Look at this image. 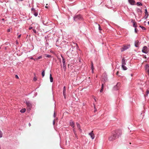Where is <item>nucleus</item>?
<instances>
[{"label": "nucleus", "instance_id": "1", "mask_svg": "<svg viewBox=\"0 0 149 149\" xmlns=\"http://www.w3.org/2000/svg\"><path fill=\"white\" fill-rule=\"evenodd\" d=\"M122 134V131L120 130H116L113 131L112 135L109 138L110 141H113L118 138Z\"/></svg>", "mask_w": 149, "mask_h": 149}, {"label": "nucleus", "instance_id": "2", "mask_svg": "<svg viewBox=\"0 0 149 149\" xmlns=\"http://www.w3.org/2000/svg\"><path fill=\"white\" fill-rule=\"evenodd\" d=\"M72 48V49H70L66 52L67 55L70 58L73 57L74 54L73 47Z\"/></svg>", "mask_w": 149, "mask_h": 149}, {"label": "nucleus", "instance_id": "3", "mask_svg": "<svg viewBox=\"0 0 149 149\" xmlns=\"http://www.w3.org/2000/svg\"><path fill=\"white\" fill-rule=\"evenodd\" d=\"M73 18L74 20L75 21H77L78 20H84V18L80 14L75 15L74 17Z\"/></svg>", "mask_w": 149, "mask_h": 149}, {"label": "nucleus", "instance_id": "4", "mask_svg": "<svg viewBox=\"0 0 149 149\" xmlns=\"http://www.w3.org/2000/svg\"><path fill=\"white\" fill-rule=\"evenodd\" d=\"M26 103L27 107V109L29 110H31L32 107V104L29 101H26Z\"/></svg>", "mask_w": 149, "mask_h": 149}, {"label": "nucleus", "instance_id": "5", "mask_svg": "<svg viewBox=\"0 0 149 149\" xmlns=\"http://www.w3.org/2000/svg\"><path fill=\"white\" fill-rule=\"evenodd\" d=\"M120 83H118L113 88V90L117 91L118 90L119 87H120Z\"/></svg>", "mask_w": 149, "mask_h": 149}, {"label": "nucleus", "instance_id": "6", "mask_svg": "<svg viewBox=\"0 0 149 149\" xmlns=\"http://www.w3.org/2000/svg\"><path fill=\"white\" fill-rule=\"evenodd\" d=\"M148 48L146 46H145L143 47L142 50V52L143 53L145 54H147L148 52Z\"/></svg>", "mask_w": 149, "mask_h": 149}, {"label": "nucleus", "instance_id": "7", "mask_svg": "<svg viewBox=\"0 0 149 149\" xmlns=\"http://www.w3.org/2000/svg\"><path fill=\"white\" fill-rule=\"evenodd\" d=\"M62 62L63 63V69L64 71L66 70V67L65 64V61L64 58H63V61H62Z\"/></svg>", "mask_w": 149, "mask_h": 149}, {"label": "nucleus", "instance_id": "8", "mask_svg": "<svg viewBox=\"0 0 149 149\" xmlns=\"http://www.w3.org/2000/svg\"><path fill=\"white\" fill-rule=\"evenodd\" d=\"M102 77L103 79V81L104 83L107 80V75L106 74H104L103 75Z\"/></svg>", "mask_w": 149, "mask_h": 149}, {"label": "nucleus", "instance_id": "9", "mask_svg": "<svg viewBox=\"0 0 149 149\" xmlns=\"http://www.w3.org/2000/svg\"><path fill=\"white\" fill-rule=\"evenodd\" d=\"M130 45H128L127 46H124L123 47L121 48V52H123V51L126 50V49H127L130 47Z\"/></svg>", "mask_w": 149, "mask_h": 149}, {"label": "nucleus", "instance_id": "10", "mask_svg": "<svg viewBox=\"0 0 149 149\" xmlns=\"http://www.w3.org/2000/svg\"><path fill=\"white\" fill-rule=\"evenodd\" d=\"M88 134L92 139H93L94 138L95 136L94 134L93 133V131L89 133Z\"/></svg>", "mask_w": 149, "mask_h": 149}, {"label": "nucleus", "instance_id": "11", "mask_svg": "<svg viewBox=\"0 0 149 149\" xmlns=\"http://www.w3.org/2000/svg\"><path fill=\"white\" fill-rule=\"evenodd\" d=\"M145 16L144 17V18L145 19H146L148 17V12L147 9H145Z\"/></svg>", "mask_w": 149, "mask_h": 149}, {"label": "nucleus", "instance_id": "12", "mask_svg": "<svg viewBox=\"0 0 149 149\" xmlns=\"http://www.w3.org/2000/svg\"><path fill=\"white\" fill-rule=\"evenodd\" d=\"M129 3L132 5L134 4L135 1L134 0H128Z\"/></svg>", "mask_w": 149, "mask_h": 149}, {"label": "nucleus", "instance_id": "13", "mask_svg": "<svg viewBox=\"0 0 149 149\" xmlns=\"http://www.w3.org/2000/svg\"><path fill=\"white\" fill-rule=\"evenodd\" d=\"M127 61L124 58L122 59V65H125L126 64Z\"/></svg>", "mask_w": 149, "mask_h": 149}, {"label": "nucleus", "instance_id": "14", "mask_svg": "<svg viewBox=\"0 0 149 149\" xmlns=\"http://www.w3.org/2000/svg\"><path fill=\"white\" fill-rule=\"evenodd\" d=\"M70 125L72 127H74V122L72 121V120H70Z\"/></svg>", "mask_w": 149, "mask_h": 149}, {"label": "nucleus", "instance_id": "15", "mask_svg": "<svg viewBox=\"0 0 149 149\" xmlns=\"http://www.w3.org/2000/svg\"><path fill=\"white\" fill-rule=\"evenodd\" d=\"M139 42L138 40H136L135 41L134 45L136 47H138Z\"/></svg>", "mask_w": 149, "mask_h": 149}, {"label": "nucleus", "instance_id": "16", "mask_svg": "<svg viewBox=\"0 0 149 149\" xmlns=\"http://www.w3.org/2000/svg\"><path fill=\"white\" fill-rule=\"evenodd\" d=\"M63 95H66V87L65 86H64L63 88Z\"/></svg>", "mask_w": 149, "mask_h": 149}, {"label": "nucleus", "instance_id": "17", "mask_svg": "<svg viewBox=\"0 0 149 149\" xmlns=\"http://www.w3.org/2000/svg\"><path fill=\"white\" fill-rule=\"evenodd\" d=\"M91 69L92 70V72L93 73L94 68V67H93V63L92 62H91Z\"/></svg>", "mask_w": 149, "mask_h": 149}, {"label": "nucleus", "instance_id": "18", "mask_svg": "<svg viewBox=\"0 0 149 149\" xmlns=\"http://www.w3.org/2000/svg\"><path fill=\"white\" fill-rule=\"evenodd\" d=\"M49 78H50V82H53V77H52V74H50Z\"/></svg>", "mask_w": 149, "mask_h": 149}, {"label": "nucleus", "instance_id": "19", "mask_svg": "<svg viewBox=\"0 0 149 149\" xmlns=\"http://www.w3.org/2000/svg\"><path fill=\"white\" fill-rule=\"evenodd\" d=\"M125 65H122L121 67L124 70H126L127 69V68L125 66Z\"/></svg>", "mask_w": 149, "mask_h": 149}, {"label": "nucleus", "instance_id": "20", "mask_svg": "<svg viewBox=\"0 0 149 149\" xmlns=\"http://www.w3.org/2000/svg\"><path fill=\"white\" fill-rule=\"evenodd\" d=\"M131 22L133 23V26L135 28H136L137 25V24H136V22L132 21Z\"/></svg>", "mask_w": 149, "mask_h": 149}, {"label": "nucleus", "instance_id": "21", "mask_svg": "<svg viewBox=\"0 0 149 149\" xmlns=\"http://www.w3.org/2000/svg\"><path fill=\"white\" fill-rule=\"evenodd\" d=\"M136 11L137 13H140L141 14L142 13V11L141 9H140L139 8H136Z\"/></svg>", "mask_w": 149, "mask_h": 149}, {"label": "nucleus", "instance_id": "22", "mask_svg": "<svg viewBox=\"0 0 149 149\" xmlns=\"http://www.w3.org/2000/svg\"><path fill=\"white\" fill-rule=\"evenodd\" d=\"M136 4L138 6H142V3L140 2H138L136 3Z\"/></svg>", "mask_w": 149, "mask_h": 149}, {"label": "nucleus", "instance_id": "23", "mask_svg": "<svg viewBox=\"0 0 149 149\" xmlns=\"http://www.w3.org/2000/svg\"><path fill=\"white\" fill-rule=\"evenodd\" d=\"M26 109L25 108L22 109L20 111V112L22 113H24L25 112Z\"/></svg>", "mask_w": 149, "mask_h": 149}, {"label": "nucleus", "instance_id": "24", "mask_svg": "<svg viewBox=\"0 0 149 149\" xmlns=\"http://www.w3.org/2000/svg\"><path fill=\"white\" fill-rule=\"evenodd\" d=\"M45 57L47 58H50L51 57V56L49 54H45Z\"/></svg>", "mask_w": 149, "mask_h": 149}, {"label": "nucleus", "instance_id": "25", "mask_svg": "<svg viewBox=\"0 0 149 149\" xmlns=\"http://www.w3.org/2000/svg\"><path fill=\"white\" fill-rule=\"evenodd\" d=\"M42 77H43L45 75V71L44 70H43L42 72Z\"/></svg>", "mask_w": 149, "mask_h": 149}, {"label": "nucleus", "instance_id": "26", "mask_svg": "<svg viewBox=\"0 0 149 149\" xmlns=\"http://www.w3.org/2000/svg\"><path fill=\"white\" fill-rule=\"evenodd\" d=\"M139 27L141 28L143 30H146V28L144 27L143 26H140Z\"/></svg>", "mask_w": 149, "mask_h": 149}, {"label": "nucleus", "instance_id": "27", "mask_svg": "<svg viewBox=\"0 0 149 149\" xmlns=\"http://www.w3.org/2000/svg\"><path fill=\"white\" fill-rule=\"evenodd\" d=\"M149 68V65L148 64H146L145 65V69L146 70Z\"/></svg>", "mask_w": 149, "mask_h": 149}, {"label": "nucleus", "instance_id": "28", "mask_svg": "<svg viewBox=\"0 0 149 149\" xmlns=\"http://www.w3.org/2000/svg\"><path fill=\"white\" fill-rule=\"evenodd\" d=\"M76 125H77V127H78V128L80 127V124H79V123H77V122L76 123Z\"/></svg>", "mask_w": 149, "mask_h": 149}, {"label": "nucleus", "instance_id": "29", "mask_svg": "<svg viewBox=\"0 0 149 149\" xmlns=\"http://www.w3.org/2000/svg\"><path fill=\"white\" fill-rule=\"evenodd\" d=\"M33 15L35 17H36L38 15V13L37 12H34V13H33Z\"/></svg>", "mask_w": 149, "mask_h": 149}, {"label": "nucleus", "instance_id": "30", "mask_svg": "<svg viewBox=\"0 0 149 149\" xmlns=\"http://www.w3.org/2000/svg\"><path fill=\"white\" fill-rule=\"evenodd\" d=\"M3 134L2 132L0 130V138H1Z\"/></svg>", "mask_w": 149, "mask_h": 149}, {"label": "nucleus", "instance_id": "31", "mask_svg": "<svg viewBox=\"0 0 149 149\" xmlns=\"http://www.w3.org/2000/svg\"><path fill=\"white\" fill-rule=\"evenodd\" d=\"M138 31V30L136 28H135L134 29V32L136 33H137V32Z\"/></svg>", "mask_w": 149, "mask_h": 149}, {"label": "nucleus", "instance_id": "32", "mask_svg": "<svg viewBox=\"0 0 149 149\" xmlns=\"http://www.w3.org/2000/svg\"><path fill=\"white\" fill-rule=\"evenodd\" d=\"M42 58V57L41 56H38L36 59V60L39 59L40 58Z\"/></svg>", "mask_w": 149, "mask_h": 149}, {"label": "nucleus", "instance_id": "33", "mask_svg": "<svg viewBox=\"0 0 149 149\" xmlns=\"http://www.w3.org/2000/svg\"><path fill=\"white\" fill-rule=\"evenodd\" d=\"M149 93V90H147L146 92V95H148V94Z\"/></svg>", "mask_w": 149, "mask_h": 149}, {"label": "nucleus", "instance_id": "34", "mask_svg": "<svg viewBox=\"0 0 149 149\" xmlns=\"http://www.w3.org/2000/svg\"><path fill=\"white\" fill-rule=\"evenodd\" d=\"M99 27H98V29L100 31L102 30V29L101 28L99 24H98Z\"/></svg>", "mask_w": 149, "mask_h": 149}, {"label": "nucleus", "instance_id": "35", "mask_svg": "<svg viewBox=\"0 0 149 149\" xmlns=\"http://www.w3.org/2000/svg\"><path fill=\"white\" fill-rule=\"evenodd\" d=\"M32 30H33V32L34 33H36L37 31H36V29H33Z\"/></svg>", "mask_w": 149, "mask_h": 149}, {"label": "nucleus", "instance_id": "36", "mask_svg": "<svg viewBox=\"0 0 149 149\" xmlns=\"http://www.w3.org/2000/svg\"><path fill=\"white\" fill-rule=\"evenodd\" d=\"M73 132H74V134H76V131L75 129H73Z\"/></svg>", "mask_w": 149, "mask_h": 149}, {"label": "nucleus", "instance_id": "37", "mask_svg": "<svg viewBox=\"0 0 149 149\" xmlns=\"http://www.w3.org/2000/svg\"><path fill=\"white\" fill-rule=\"evenodd\" d=\"M11 30H12V29L11 28H9V29H8L7 30V31L8 32H10L11 31Z\"/></svg>", "mask_w": 149, "mask_h": 149}, {"label": "nucleus", "instance_id": "38", "mask_svg": "<svg viewBox=\"0 0 149 149\" xmlns=\"http://www.w3.org/2000/svg\"><path fill=\"white\" fill-rule=\"evenodd\" d=\"M78 129L79 130V131L81 132H82V130L81 129V128L80 127V128H78Z\"/></svg>", "mask_w": 149, "mask_h": 149}, {"label": "nucleus", "instance_id": "39", "mask_svg": "<svg viewBox=\"0 0 149 149\" xmlns=\"http://www.w3.org/2000/svg\"><path fill=\"white\" fill-rule=\"evenodd\" d=\"M37 78L35 77H34L33 79V80L34 81H36L37 80Z\"/></svg>", "mask_w": 149, "mask_h": 149}, {"label": "nucleus", "instance_id": "40", "mask_svg": "<svg viewBox=\"0 0 149 149\" xmlns=\"http://www.w3.org/2000/svg\"><path fill=\"white\" fill-rule=\"evenodd\" d=\"M104 86V84H102L101 88H103Z\"/></svg>", "mask_w": 149, "mask_h": 149}, {"label": "nucleus", "instance_id": "41", "mask_svg": "<svg viewBox=\"0 0 149 149\" xmlns=\"http://www.w3.org/2000/svg\"><path fill=\"white\" fill-rule=\"evenodd\" d=\"M147 72L148 75H149V69L147 70Z\"/></svg>", "mask_w": 149, "mask_h": 149}, {"label": "nucleus", "instance_id": "42", "mask_svg": "<svg viewBox=\"0 0 149 149\" xmlns=\"http://www.w3.org/2000/svg\"><path fill=\"white\" fill-rule=\"evenodd\" d=\"M15 77L16 78L19 79V77L17 75H16Z\"/></svg>", "mask_w": 149, "mask_h": 149}, {"label": "nucleus", "instance_id": "43", "mask_svg": "<svg viewBox=\"0 0 149 149\" xmlns=\"http://www.w3.org/2000/svg\"><path fill=\"white\" fill-rule=\"evenodd\" d=\"M75 135V137L76 138H77V139H78V137L77 136V134L76 133V134H74Z\"/></svg>", "mask_w": 149, "mask_h": 149}, {"label": "nucleus", "instance_id": "44", "mask_svg": "<svg viewBox=\"0 0 149 149\" xmlns=\"http://www.w3.org/2000/svg\"><path fill=\"white\" fill-rule=\"evenodd\" d=\"M103 91V88H101V89L100 90V93H102V92Z\"/></svg>", "mask_w": 149, "mask_h": 149}, {"label": "nucleus", "instance_id": "45", "mask_svg": "<svg viewBox=\"0 0 149 149\" xmlns=\"http://www.w3.org/2000/svg\"><path fill=\"white\" fill-rule=\"evenodd\" d=\"M21 34H20L18 36V37H17V38H20V37H21Z\"/></svg>", "mask_w": 149, "mask_h": 149}, {"label": "nucleus", "instance_id": "46", "mask_svg": "<svg viewBox=\"0 0 149 149\" xmlns=\"http://www.w3.org/2000/svg\"><path fill=\"white\" fill-rule=\"evenodd\" d=\"M32 29V27L31 26V27H29V30H31V29Z\"/></svg>", "mask_w": 149, "mask_h": 149}, {"label": "nucleus", "instance_id": "47", "mask_svg": "<svg viewBox=\"0 0 149 149\" xmlns=\"http://www.w3.org/2000/svg\"><path fill=\"white\" fill-rule=\"evenodd\" d=\"M53 125H54L55 124V119H54L53 121Z\"/></svg>", "mask_w": 149, "mask_h": 149}, {"label": "nucleus", "instance_id": "48", "mask_svg": "<svg viewBox=\"0 0 149 149\" xmlns=\"http://www.w3.org/2000/svg\"><path fill=\"white\" fill-rule=\"evenodd\" d=\"M119 73V72L118 71L117 72V73H116V74L117 75H118L119 76H120V75H118V74Z\"/></svg>", "mask_w": 149, "mask_h": 149}, {"label": "nucleus", "instance_id": "49", "mask_svg": "<svg viewBox=\"0 0 149 149\" xmlns=\"http://www.w3.org/2000/svg\"><path fill=\"white\" fill-rule=\"evenodd\" d=\"M31 11H33V10H35V9L33 8H32L31 9Z\"/></svg>", "mask_w": 149, "mask_h": 149}, {"label": "nucleus", "instance_id": "50", "mask_svg": "<svg viewBox=\"0 0 149 149\" xmlns=\"http://www.w3.org/2000/svg\"><path fill=\"white\" fill-rule=\"evenodd\" d=\"M30 59H34V60H36V59H34L33 58V57H31L30 58Z\"/></svg>", "mask_w": 149, "mask_h": 149}, {"label": "nucleus", "instance_id": "51", "mask_svg": "<svg viewBox=\"0 0 149 149\" xmlns=\"http://www.w3.org/2000/svg\"><path fill=\"white\" fill-rule=\"evenodd\" d=\"M54 116V118H55V116H55V112H54V116Z\"/></svg>", "mask_w": 149, "mask_h": 149}, {"label": "nucleus", "instance_id": "52", "mask_svg": "<svg viewBox=\"0 0 149 149\" xmlns=\"http://www.w3.org/2000/svg\"><path fill=\"white\" fill-rule=\"evenodd\" d=\"M61 57H62V61H63V58H64L63 56L62 55H61Z\"/></svg>", "mask_w": 149, "mask_h": 149}, {"label": "nucleus", "instance_id": "53", "mask_svg": "<svg viewBox=\"0 0 149 149\" xmlns=\"http://www.w3.org/2000/svg\"><path fill=\"white\" fill-rule=\"evenodd\" d=\"M37 94V93H35V96H36Z\"/></svg>", "mask_w": 149, "mask_h": 149}, {"label": "nucleus", "instance_id": "54", "mask_svg": "<svg viewBox=\"0 0 149 149\" xmlns=\"http://www.w3.org/2000/svg\"><path fill=\"white\" fill-rule=\"evenodd\" d=\"M65 95H63L64 97V98H66V97H65Z\"/></svg>", "mask_w": 149, "mask_h": 149}, {"label": "nucleus", "instance_id": "55", "mask_svg": "<svg viewBox=\"0 0 149 149\" xmlns=\"http://www.w3.org/2000/svg\"><path fill=\"white\" fill-rule=\"evenodd\" d=\"M29 126H31V124L30 123H29Z\"/></svg>", "mask_w": 149, "mask_h": 149}, {"label": "nucleus", "instance_id": "56", "mask_svg": "<svg viewBox=\"0 0 149 149\" xmlns=\"http://www.w3.org/2000/svg\"><path fill=\"white\" fill-rule=\"evenodd\" d=\"M94 100L95 101H96V99H95V98H94Z\"/></svg>", "mask_w": 149, "mask_h": 149}, {"label": "nucleus", "instance_id": "57", "mask_svg": "<svg viewBox=\"0 0 149 149\" xmlns=\"http://www.w3.org/2000/svg\"><path fill=\"white\" fill-rule=\"evenodd\" d=\"M148 25H149V21L148 22Z\"/></svg>", "mask_w": 149, "mask_h": 149}, {"label": "nucleus", "instance_id": "58", "mask_svg": "<svg viewBox=\"0 0 149 149\" xmlns=\"http://www.w3.org/2000/svg\"><path fill=\"white\" fill-rule=\"evenodd\" d=\"M4 19H3H3H2V20H3V21L4 20Z\"/></svg>", "mask_w": 149, "mask_h": 149}, {"label": "nucleus", "instance_id": "59", "mask_svg": "<svg viewBox=\"0 0 149 149\" xmlns=\"http://www.w3.org/2000/svg\"><path fill=\"white\" fill-rule=\"evenodd\" d=\"M47 45H48V44L47 43L46 44V46H47Z\"/></svg>", "mask_w": 149, "mask_h": 149}, {"label": "nucleus", "instance_id": "60", "mask_svg": "<svg viewBox=\"0 0 149 149\" xmlns=\"http://www.w3.org/2000/svg\"><path fill=\"white\" fill-rule=\"evenodd\" d=\"M45 8H47V6H45Z\"/></svg>", "mask_w": 149, "mask_h": 149}, {"label": "nucleus", "instance_id": "61", "mask_svg": "<svg viewBox=\"0 0 149 149\" xmlns=\"http://www.w3.org/2000/svg\"><path fill=\"white\" fill-rule=\"evenodd\" d=\"M33 2V0H32V3Z\"/></svg>", "mask_w": 149, "mask_h": 149}, {"label": "nucleus", "instance_id": "62", "mask_svg": "<svg viewBox=\"0 0 149 149\" xmlns=\"http://www.w3.org/2000/svg\"><path fill=\"white\" fill-rule=\"evenodd\" d=\"M1 49V48L0 47V49Z\"/></svg>", "mask_w": 149, "mask_h": 149}]
</instances>
